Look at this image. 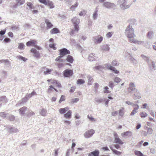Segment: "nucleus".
<instances>
[{"instance_id":"a211bd4d","label":"nucleus","mask_w":156,"mask_h":156,"mask_svg":"<svg viewBox=\"0 0 156 156\" xmlns=\"http://www.w3.org/2000/svg\"><path fill=\"white\" fill-rule=\"evenodd\" d=\"M97 59V57L93 53L90 54L88 57L89 60L90 61H93L96 60Z\"/></svg>"},{"instance_id":"3c124183","label":"nucleus","mask_w":156,"mask_h":156,"mask_svg":"<svg viewBox=\"0 0 156 156\" xmlns=\"http://www.w3.org/2000/svg\"><path fill=\"white\" fill-rule=\"evenodd\" d=\"M77 32L76 31L75 29H71V31H70V34L73 36L75 35V34L76 33H77Z\"/></svg>"},{"instance_id":"f03ea898","label":"nucleus","mask_w":156,"mask_h":156,"mask_svg":"<svg viewBox=\"0 0 156 156\" xmlns=\"http://www.w3.org/2000/svg\"><path fill=\"white\" fill-rule=\"evenodd\" d=\"M106 0H99V2L100 3H103V6L108 9H115L116 8V5L113 3L109 2H106Z\"/></svg>"},{"instance_id":"aec40b11","label":"nucleus","mask_w":156,"mask_h":156,"mask_svg":"<svg viewBox=\"0 0 156 156\" xmlns=\"http://www.w3.org/2000/svg\"><path fill=\"white\" fill-rule=\"evenodd\" d=\"M44 20L46 24L47 29L51 28L53 27V24L48 20L45 18Z\"/></svg>"},{"instance_id":"de8ad7c7","label":"nucleus","mask_w":156,"mask_h":156,"mask_svg":"<svg viewBox=\"0 0 156 156\" xmlns=\"http://www.w3.org/2000/svg\"><path fill=\"white\" fill-rule=\"evenodd\" d=\"M24 45L23 43H21L19 44L18 48L20 50L24 49Z\"/></svg>"},{"instance_id":"cd10ccee","label":"nucleus","mask_w":156,"mask_h":156,"mask_svg":"<svg viewBox=\"0 0 156 156\" xmlns=\"http://www.w3.org/2000/svg\"><path fill=\"white\" fill-rule=\"evenodd\" d=\"M121 135L122 136H131L132 135V133L130 131H127L121 134Z\"/></svg>"},{"instance_id":"f257e3e1","label":"nucleus","mask_w":156,"mask_h":156,"mask_svg":"<svg viewBox=\"0 0 156 156\" xmlns=\"http://www.w3.org/2000/svg\"><path fill=\"white\" fill-rule=\"evenodd\" d=\"M125 34L129 39V40L133 39V38L136 37L134 34V29L130 25H129L127 27L125 30Z\"/></svg>"},{"instance_id":"a878e982","label":"nucleus","mask_w":156,"mask_h":156,"mask_svg":"<svg viewBox=\"0 0 156 156\" xmlns=\"http://www.w3.org/2000/svg\"><path fill=\"white\" fill-rule=\"evenodd\" d=\"M8 101V100L5 96L0 97V102L2 103H6Z\"/></svg>"},{"instance_id":"f3484780","label":"nucleus","mask_w":156,"mask_h":156,"mask_svg":"<svg viewBox=\"0 0 156 156\" xmlns=\"http://www.w3.org/2000/svg\"><path fill=\"white\" fill-rule=\"evenodd\" d=\"M26 4L28 7L27 8V9H29L30 11H32V9H35V7L34 5L33 4L32 2H27Z\"/></svg>"},{"instance_id":"f704fd0d","label":"nucleus","mask_w":156,"mask_h":156,"mask_svg":"<svg viewBox=\"0 0 156 156\" xmlns=\"http://www.w3.org/2000/svg\"><path fill=\"white\" fill-rule=\"evenodd\" d=\"M52 83L59 88L61 87V85L60 83L56 80H53Z\"/></svg>"},{"instance_id":"423d86ee","label":"nucleus","mask_w":156,"mask_h":156,"mask_svg":"<svg viewBox=\"0 0 156 156\" xmlns=\"http://www.w3.org/2000/svg\"><path fill=\"white\" fill-rule=\"evenodd\" d=\"M129 41L131 43H133L139 45L142 44L145 47H146L147 46V42L141 41H138L136 39L133 38L129 40Z\"/></svg>"},{"instance_id":"603ef678","label":"nucleus","mask_w":156,"mask_h":156,"mask_svg":"<svg viewBox=\"0 0 156 156\" xmlns=\"http://www.w3.org/2000/svg\"><path fill=\"white\" fill-rule=\"evenodd\" d=\"M17 58L20 60H22L23 61H25L27 60V59L25 58V57H23L20 55H19L17 56Z\"/></svg>"},{"instance_id":"e2e57ef3","label":"nucleus","mask_w":156,"mask_h":156,"mask_svg":"<svg viewBox=\"0 0 156 156\" xmlns=\"http://www.w3.org/2000/svg\"><path fill=\"white\" fill-rule=\"evenodd\" d=\"M52 89H53L57 92L58 91V90L54 88L53 86L51 85L49 86V88L48 89V92H50Z\"/></svg>"},{"instance_id":"bb28decb","label":"nucleus","mask_w":156,"mask_h":156,"mask_svg":"<svg viewBox=\"0 0 156 156\" xmlns=\"http://www.w3.org/2000/svg\"><path fill=\"white\" fill-rule=\"evenodd\" d=\"M101 50L107 51H109L110 48L107 44H105L101 46Z\"/></svg>"},{"instance_id":"37998d69","label":"nucleus","mask_w":156,"mask_h":156,"mask_svg":"<svg viewBox=\"0 0 156 156\" xmlns=\"http://www.w3.org/2000/svg\"><path fill=\"white\" fill-rule=\"evenodd\" d=\"M129 55H130V58H129V59L130 61L133 63L134 64H136L137 63V61L134 58H133L130 55V54H129Z\"/></svg>"},{"instance_id":"6ab92c4d","label":"nucleus","mask_w":156,"mask_h":156,"mask_svg":"<svg viewBox=\"0 0 156 156\" xmlns=\"http://www.w3.org/2000/svg\"><path fill=\"white\" fill-rule=\"evenodd\" d=\"M27 108L25 106L21 108L19 110L20 114L22 115H24L26 112L27 111Z\"/></svg>"},{"instance_id":"393cba45","label":"nucleus","mask_w":156,"mask_h":156,"mask_svg":"<svg viewBox=\"0 0 156 156\" xmlns=\"http://www.w3.org/2000/svg\"><path fill=\"white\" fill-rule=\"evenodd\" d=\"M69 108L68 107H66L63 108H61L59 109V111L61 114H63L65 113L66 112L68 111Z\"/></svg>"},{"instance_id":"a19ab883","label":"nucleus","mask_w":156,"mask_h":156,"mask_svg":"<svg viewBox=\"0 0 156 156\" xmlns=\"http://www.w3.org/2000/svg\"><path fill=\"white\" fill-rule=\"evenodd\" d=\"M134 154L137 156H144V155L139 151H135Z\"/></svg>"},{"instance_id":"dca6fc26","label":"nucleus","mask_w":156,"mask_h":156,"mask_svg":"<svg viewBox=\"0 0 156 156\" xmlns=\"http://www.w3.org/2000/svg\"><path fill=\"white\" fill-rule=\"evenodd\" d=\"M134 92V93L133 95L134 96V99L135 100L139 99L141 97V95L138 89H137V91H135Z\"/></svg>"},{"instance_id":"ea45409f","label":"nucleus","mask_w":156,"mask_h":156,"mask_svg":"<svg viewBox=\"0 0 156 156\" xmlns=\"http://www.w3.org/2000/svg\"><path fill=\"white\" fill-rule=\"evenodd\" d=\"M47 5L51 9L53 8L54 7L53 2L51 1H49V0L48 1Z\"/></svg>"},{"instance_id":"052dcab7","label":"nucleus","mask_w":156,"mask_h":156,"mask_svg":"<svg viewBox=\"0 0 156 156\" xmlns=\"http://www.w3.org/2000/svg\"><path fill=\"white\" fill-rule=\"evenodd\" d=\"M86 13V11L85 10H83L80 12L79 13L80 16H83L85 15Z\"/></svg>"},{"instance_id":"9d476101","label":"nucleus","mask_w":156,"mask_h":156,"mask_svg":"<svg viewBox=\"0 0 156 156\" xmlns=\"http://www.w3.org/2000/svg\"><path fill=\"white\" fill-rule=\"evenodd\" d=\"M103 37L102 36H98L93 38V41L94 43L96 44L101 43L102 41Z\"/></svg>"},{"instance_id":"bf43d9fd","label":"nucleus","mask_w":156,"mask_h":156,"mask_svg":"<svg viewBox=\"0 0 156 156\" xmlns=\"http://www.w3.org/2000/svg\"><path fill=\"white\" fill-rule=\"evenodd\" d=\"M65 100V96L64 95L61 96L60 98L59 101V103H61L62 101H64Z\"/></svg>"},{"instance_id":"c9c22d12","label":"nucleus","mask_w":156,"mask_h":156,"mask_svg":"<svg viewBox=\"0 0 156 156\" xmlns=\"http://www.w3.org/2000/svg\"><path fill=\"white\" fill-rule=\"evenodd\" d=\"M115 142L116 144H118L121 145L122 144H123V142L122 141L119 137L115 139Z\"/></svg>"},{"instance_id":"473e14b6","label":"nucleus","mask_w":156,"mask_h":156,"mask_svg":"<svg viewBox=\"0 0 156 156\" xmlns=\"http://www.w3.org/2000/svg\"><path fill=\"white\" fill-rule=\"evenodd\" d=\"M129 24L130 26H132V25H136V20L134 19H130L129 20Z\"/></svg>"},{"instance_id":"4be33fe9","label":"nucleus","mask_w":156,"mask_h":156,"mask_svg":"<svg viewBox=\"0 0 156 156\" xmlns=\"http://www.w3.org/2000/svg\"><path fill=\"white\" fill-rule=\"evenodd\" d=\"M99 151L96 150L90 153L88 155V156H99Z\"/></svg>"},{"instance_id":"69168bd1","label":"nucleus","mask_w":156,"mask_h":156,"mask_svg":"<svg viewBox=\"0 0 156 156\" xmlns=\"http://www.w3.org/2000/svg\"><path fill=\"white\" fill-rule=\"evenodd\" d=\"M119 64V63L117 62L116 60H113L112 63V65L114 66H118Z\"/></svg>"},{"instance_id":"09e8293b","label":"nucleus","mask_w":156,"mask_h":156,"mask_svg":"<svg viewBox=\"0 0 156 156\" xmlns=\"http://www.w3.org/2000/svg\"><path fill=\"white\" fill-rule=\"evenodd\" d=\"M140 115L141 118H145L148 115L147 113L146 112H140Z\"/></svg>"},{"instance_id":"79ce46f5","label":"nucleus","mask_w":156,"mask_h":156,"mask_svg":"<svg viewBox=\"0 0 156 156\" xmlns=\"http://www.w3.org/2000/svg\"><path fill=\"white\" fill-rule=\"evenodd\" d=\"M154 34V32L152 31H149L147 34V36L150 39H151L152 37V36Z\"/></svg>"},{"instance_id":"c756f323","label":"nucleus","mask_w":156,"mask_h":156,"mask_svg":"<svg viewBox=\"0 0 156 156\" xmlns=\"http://www.w3.org/2000/svg\"><path fill=\"white\" fill-rule=\"evenodd\" d=\"M66 60L67 61L72 63L74 61L73 57L71 55H68L67 56Z\"/></svg>"},{"instance_id":"4c0bfd02","label":"nucleus","mask_w":156,"mask_h":156,"mask_svg":"<svg viewBox=\"0 0 156 156\" xmlns=\"http://www.w3.org/2000/svg\"><path fill=\"white\" fill-rule=\"evenodd\" d=\"M17 2V5H21L24 3L25 0H16Z\"/></svg>"},{"instance_id":"39448f33","label":"nucleus","mask_w":156,"mask_h":156,"mask_svg":"<svg viewBox=\"0 0 156 156\" xmlns=\"http://www.w3.org/2000/svg\"><path fill=\"white\" fill-rule=\"evenodd\" d=\"M129 86L128 91L129 93L132 94L135 91H137V89L136 88V85L134 83L130 82Z\"/></svg>"},{"instance_id":"f8f14e48","label":"nucleus","mask_w":156,"mask_h":156,"mask_svg":"<svg viewBox=\"0 0 156 156\" xmlns=\"http://www.w3.org/2000/svg\"><path fill=\"white\" fill-rule=\"evenodd\" d=\"M60 54L62 56V57L66 55L70 54V52L69 50L66 48H63L59 50Z\"/></svg>"},{"instance_id":"6e6d98bb","label":"nucleus","mask_w":156,"mask_h":156,"mask_svg":"<svg viewBox=\"0 0 156 156\" xmlns=\"http://www.w3.org/2000/svg\"><path fill=\"white\" fill-rule=\"evenodd\" d=\"M109 86L112 89H113L114 87V83L112 81H110L109 83Z\"/></svg>"},{"instance_id":"774afa93","label":"nucleus","mask_w":156,"mask_h":156,"mask_svg":"<svg viewBox=\"0 0 156 156\" xmlns=\"http://www.w3.org/2000/svg\"><path fill=\"white\" fill-rule=\"evenodd\" d=\"M113 34V33L112 32H109L106 34V37L108 38H110L111 37Z\"/></svg>"},{"instance_id":"8fccbe9b","label":"nucleus","mask_w":156,"mask_h":156,"mask_svg":"<svg viewBox=\"0 0 156 156\" xmlns=\"http://www.w3.org/2000/svg\"><path fill=\"white\" fill-rule=\"evenodd\" d=\"M124 108H122L121 109L119 110V114L120 116H122L124 115V112H123V110Z\"/></svg>"},{"instance_id":"ddd939ff","label":"nucleus","mask_w":156,"mask_h":156,"mask_svg":"<svg viewBox=\"0 0 156 156\" xmlns=\"http://www.w3.org/2000/svg\"><path fill=\"white\" fill-rule=\"evenodd\" d=\"M28 99L25 96L24 98H22V100L19 101L16 104V106H20L21 105H23L28 100Z\"/></svg>"},{"instance_id":"1a4fd4ad","label":"nucleus","mask_w":156,"mask_h":156,"mask_svg":"<svg viewBox=\"0 0 156 156\" xmlns=\"http://www.w3.org/2000/svg\"><path fill=\"white\" fill-rule=\"evenodd\" d=\"M35 42L36 41L34 40L29 41L27 42V46H33L38 49L40 50L41 49V48L35 44Z\"/></svg>"},{"instance_id":"7c9ffc66","label":"nucleus","mask_w":156,"mask_h":156,"mask_svg":"<svg viewBox=\"0 0 156 156\" xmlns=\"http://www.w3.org/2000/svg\"><path fill=\"white\" fill-rule=\"evenodd\" d=\"M40 114L43 116H45L47 114V111L45 109H42L40 111Z\"/></svg>"},{"instance_id":"680f3d73","label":"nucleus","mask_w":156,"mask_h":156,"mask_svg":"<svg viewBox=\"0 0 156 156\" xmlns=\"http://www.w3.org/2000/svg\"><path fill=\"white\" fill-rule=\"evenodd\" d=\"M98 16V13L94 12L93 14V18L94 20H96L97 19Z\"/></svg>"},{"instance_id":"0e129e2a","label":"nucleus","mask_w":156,"mask_h":156,"mask_svg":"<svg viewBox=\"0 0 156 156\" xmlns=\"http://www.w3.org/2000/svg\"><path fill=\"white\" fill-rule=\"evenodd\" d=\"M87 118L89 119L92 122L95 121L96 120L94 118L92 117L91 116H90L89 115H87Z\"/></svg>"},{"instance_id":"412c9836","label":"nucleus","mask_w":156,"mask_h":156,"mask_svg":"<svg viewBox=\"0 0 156 156\" xmlns=\"http://www.w3.org/2000/svg\"><path fill=\"white\" fill-rule=\"evenodd\" d=\"M107 65L109 67V69L112 70L114 73L115 74H118L119 73V71L116 70L114 67L110 65V64H108Z\"/></svg>"},{"instance_id":"72a5a7b5","label":"nucleus","mask_w":156,"mask_h":156,"mask_svg":"<svg viewBox=\"0 0 156 156\" xmlns=\"http://www.w3.org/2000/svg\"><path fill=\"white\" fill-rule=\"evenodd\" d=\"M87 78L88 79V84L89 85H90L92 84L93 82V78L90 75H89L87 76Z\"/></svg>"},{"instance_id":"49530a36","label":"nucleus","mask_w":156,"mask_h":156,"mask_svg":"<svg viewBox=\"0 0 156 156\" xmlns=\"http://www.w3.org/2000/svg\"><path fill=\"white\" fill-rule=\"evenodd\" d=\"M43 69H46V71H44V73L45 75H46L48 74H50V72H51L52 70L51 69H49L48 68H43Z\"/></svg>"},{"instance_id":"338daca9","label":"nucleus","mask_w":156,"mask_h":156,"mask_svg":"<svg viewBox=\"0 0 156 156\" xmlns=\"http://www.w3.org/2000/svg\"><path fill=\"white\" fill-rule=\"evenodd\" d=\"M153 130L150 128H149L147 129V133L149 134H151L152 133Z\"/></svg>"},{"instance_id":"20e7f679","label":"nucleus","mask_w":156,"mask_h":156,"mask_svg":"<svg viewBox=\"0 0 156 156\" xmlns=\"http://www.w3.org/2000/svg\"><path fill=\"white\" fill-rule=\"evenodd\" d=\"M71 21L74 24V29H75L77 32H78L79 29L78 25L80 22V19L76 17H75L71 20Z\"/></svg>"},{"instance_id":"7ed1b4c3","label":"nucleus","mask_w":156,"mask_h":156,"mask_svg":"<svg viewBox=\"0 0 156 156\" xmlns=\"http://www.w3.org/2000/svg\"><path fill=\"white\" fill-rule=\"evenodd\" d=\"M132 4V3L128 4L127 0H119L117 1V5L122 10L129 8Z\"/></svg>"},{"instance_id":"c85d7f7f","label":"nucleus","mask_w":156,"mask_h":156,"mask_svg":"<svg viewBox=\"0 0 156 156\" xmlns=\"http://www.w3.org/2000/svg\"><path fill=\"white\" fill-rule=\"evenodd\" d=\"M50 32L51 34H54L59 33L60 31L57 28H54L51 30Z\"/></svg>"},{"instance_id":"b1692460","label":"nucleus","mask_w":156,"mask_h":156,"mask_svg":"<svg viewBox=\"0 0 156 156\" xmlns=\"http://www.w3.org/2000/svg\"><path fill=\"white\" fill-rule=\"evenodd\" d=\"M140 56L144 61L147 62L148 64L150 62V57H149L144 55H141Z\"/></svg>"},{"instance_id":"e433bc0d","label":"nucleus","mask_w":156,"mask_h":156,"mask_svg":"<svg viewBox=\"0 0 156 156\" xmlns=\"http://www.w3.org/2000/svg\"><path fill=\"white\" fill-rule=\"evenodd\" d=\"M95 102L98 104L101 103L103 101V99L102 98H95L94 99Z\"/></svg>"},{"instance_id":"864d4df0","label":"nucleus","mask_w":156,"mask_h":156,"mask_svg":"<svg viewBox=\"0 0 156 156\" xmlns=\"http://www.w3.org/2000/svg\"><path fill=\"white\" fill-rule=\"evenodd\" d=\"M121 80V79L118 77H116L114 80L115 82L118 83Z\"/></svg>"},{"instance_id":"4468645a","label":"nucleus","mask_w":156,"mask_h":156,"mask_svg":"<svg viewBox=\"0 0 156 156\" xmlns=\"http://www.w3.org/2000/svg\"><path fill=\"white\" fill-rule=\"evenodd\" d=\"M148 64V66L151 69H156V63L155 62L151 61V62H150Z\"/></svg>"},{"instance_id":"5fc2aeb1","label":"nucleus","mask_w":156,"mask_h":156,"mask_svg":"<svg viewBox=\"0 0 156 156\" xmlns=\"http://www.w3.org/2000/svg\"><path fill=\"white\" fill-rule=\"evenodd\" d=\"M78 5V3L76 2V3L73 5H72L70 7V9L71 10L75 9Z\"/></svg>"},{"instance_id":"4d7b16f0","label":"nucleus","mask_w":156,"mask_h":156,"mask_svg":"<svg viewBox=\"0 0 156 156\" xmlns=\"http://www.w3.org/2000/svg\"><path fill=\"white\" fill-rule=\"evenodd\" d=\"M35 113L32 111H30L27 113V116L28 117H31L34 115Z\"/></svg>"},{"instance_id":"13d9d810","label":"nucleus","mask_w":156,"mask_h":156,"mask_svg":"<svg viewBox=\"0 0 156 156\" xmlns=\"http://www.w3.org/2000/svg\"><path fill=\"white\" fill-rule=\"evenodd\" d=\"M48 0H38V1L41 3L45 5H47L48 4Z\"/></svg>"},{"instance_id":"c03bdc74","label":"nucleus","mask_w":156,"mask_h":156,"mask_svg":"<svg viewBox=\"0 0 156 156\" xmlns=\"http://www.w3.org/2000/svg\"><path fill=\"white\" fill-rule=\"evenodd\" d=\"M8 115V113H7L4 112H0V116L3 118H5Z\"/></svg>"},{"instance_id":"9b49d317","label":"nucleus","mask_w":156,"mask_h":156,"mask_svg":"<svg viewBox=\"0 0 156 156\" xmlns=\"http://www.w3.org/2000/svg\"><path fill=\"white\" fill-rule=\"evenodd\" d=\"M73 74V71L71 69H66L63 72V76L65 77H69L71 76Z\"/></svg>"},{"instance_id":"58836bf2","label":"nucleus","mask_w":156,"mask_h":156,"mask_svg":"<svg viewBox=\"0 0 156 156\" xmlns=\"http://www.w3.org/2000/svg\"><path fill=\"white\" fill-rule=\"evenodd\" d=\"M0 62L1 63H3L5 64V65L6 66L9 65L10 63L9 61L7 59L4 60L2 59L0 60Z\"/></svg>"},{"instance_id":"2f4dec72","label":"nucleus","mask_w":156,"mask_h":156,"mask_svg":"<svg viewBox=\"0 0 156 156\" xmlns=\"http://www.w3.org/2000/svg\"><path fill=\"white\" fill-rule=\"evenodd\" d=\"M104 68V67L99 65L95 66L94 68H93V69L94 70L95 69H96L98 70L102 71L103 69Z\"/></svg>"},{"instance_id":"0eeeda50","label":"nucleus","mask_w":156,"mask_h":156,"mask_svg":"<svg viewBox=\"0 0 156 156\" xmlns=\"http://www.w3.org/2000/svg\"><path fill=\"white\" fill-rule=\"evenodd\" d=\"M95 133L93 129H90L86 131L84 133V137L86 138H89L91 137Z\"/></svg>"},{"instance_id":"2eb2a0df","label":"nucleus","mask_w":156,"mask_h":156,"mask_svg":"<svg viewBox=\"0 0 156 156\" xmlns=\"http://www.w3.org/2000/svg\"><path fill=\"white\" fill-rule=\"evenodd\" d=\"M31 51L34 53V55L36 58H39L40 57V54L39 51L34 48H32L31 50Z\"/></svg>"},{"instance_id":"6e6552de","label":"nucleus","mask_w":156,"mask_h":156,"mask_svg":"<svg viewBox=\"0 0 156 156\" xmlns=\"http://www.w3.org/2000/svg\"><path fill=\"white\" fill-rule=\"evenodd\" d=\"M8 132L10 133H18L19 130L16 127L13 126H10L7 127Z\"/></svg>"},{"instance_id":"5701e85b","label":"nucleus","mask_w":156,"mask_h":156,"mask_svg":"<svg viewBox=\"0 0 156 156\" xmlns=\"http://www.w3.org/2000/svg\"><path fill=\"white\" fill-rule=\"evenodd\" d=\"M72 112L71 110H69L68 112L64 115V117L66 119H70L72 115Z\"/></svg>"},{"instance_id":"a18cd8bd","label":"nucleus","mask_w":156,"mask_h":156,"mask_svg":"<svg viewBox=\"0 0 156 156\" xmlns=\"http://www.w3.org/2000/svg\"><path fill=\"white\" fill-rule=\"evenodd\" d=\"M85 82V81L83 79H78L77 82V84H84Z\"/></svg>"}]
</instances>
